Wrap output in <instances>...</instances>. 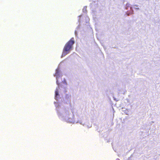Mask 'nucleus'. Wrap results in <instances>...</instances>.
Listing matches in <instances>:
<instances>
[{
	"instance_id": "nucleus-14",
	"label": "nucleus",
	"mask_w": 160,
	"mask_h": 160,
	"mask_svg": "<svg viewBox=\"0 0 160 160\" xmlns=\"http://www.w3.org/2000/svg\"><path fill=\"white\" fill-rule=\"evenodd\" d=\"M134 8L136 10H139V8Z\"/></svg>"
},
{
	"instance_id": "nucleus-8",
	"label": "nucleus",
	"mask_w": 160,
	"mask_h": 160,
	"mask_svg": "<svg viewBox=\"0 0 160 160\" xmlns=\"http://www.w3.org/2000/svg\"><path fill=\"white\" fill-rule=\"evenodd\" d=\"M62 83H63L65 85H67V83L65 78H63V80H62Z\"/></svg>"
},
{
	"instance_id": "nucleus-16",
	"label": "nucleus",
	"mask_w": 160,
	"mask_h": 160,
	"mask_svg": "<svg viewBox=\"0 0 160 160\" xmlns=\"http://www.w3.org/2000/svg\"><path fill=\"white\" fill-rule=\"evenodd\" d=\"M113 98L115 100H116V99L115 98H114V97H113Z\"/></svg>"
},
{
	"instance_id": "nucleus-7",
	"label": "nucleus",
	"mask_w": 160,
	"mask_h": 160,
	"mask_svg": "<svg viewBox=\"0 0 160 160\" xmlns=\"http://www.w3.org/2000/svg\"><path fill=\"white\" fill-rule=\"evenodd\" d=\"M55 99L57 101H58V102H59V100H58L59 99H60L61 98H59L60 95L58 92V88H57L56 90L55 91Z\"/></svg>"
},
{
	"instance_id": "nucleus-1",
	"label": "nucleus",
	"mask_w": 160,
	"mask_h": 160,
	"mask_svg": "<svg viewBox=\"0 0 160 160\" xmlns=\"http://www.w3.org/2000/svg\"><path fill=\"white\" fill-rule=\"evenodd\" d=\"M54 103L56 107V109L59 118L63 121L69 123H73L74 122L73 118V115L72 112L70 113L69 109L64 107H61L58 104H56L55 102Z\"/></svg>"
},
{
	"instance_id": "nucleus-10",
	"label": "nucleus",
	"mask_w": 160,
	"mask_h": 160,
	"mask_svg": "<svg viewBox=\"0 0 160 160\" xmlns=\"http://www.w3.org/2000/svg\"><path fill=\"white\" fill-rule=\"evenodd\" d=\"M77 122H78V123H79L80 124H81V125H83H83H84V123L83 124V123H82V121H81V120L78 121V122H77Z\"/></svg>"
},
{
	"instance_id": "nucleus-19",
	"label": "nucleus",
	"mask_w": 160,
	"mask_h": 160,
	"mask_svg": "<svg viewBox=\"0 0 160 160\" xmlns=\"http://www.w3.org/2000/svg\"><path fill=\"white\" fill-rule=\"evenodd\" d=\"M127 113V112H125V113H126V114H127V115H128V114Z\"/></svg>"
},
{
	"instance_id": "nucleus-15",
	"label": "nucleus",
	"mask_w": 160,
	"mask_h": 160,
	"mask_svg": "<svg viewBox=\"0 0 160 160\" xmlns=\"http://www.w3.org/2000/svg\"><path fill=\"white\" fill-rule=\"evenodd\" d=\"M64 92H67V91H66V89H65V90H64Z\"/></svg>"
},
{
	"instance_id": "nucleus-17",
	"label": "nucleus",
	"mask_w": 160,
	"mask_h": 160,
	"mask_svg": "<svg viewBox=\"0 0 160 160\" xmlns=\"http://www.w3.org/2000/svg\"><path fill=\"white\" fill-rule=\"evenodd\" d=\"M133 6H138V5H136V4L135 5H134Z\"/></svg>"
},
{
	"instance_id": "nucleus-11",
	"label": "nucleus",
	"mask_w": 160,
	"mask_h": 160,
	"mask_svg": "<svg viewBox=\"0 0 160 160\" xmlns=\"http://www.w3.org/2000/svg\"><path fill=\"white\" fill-rule=\"evenodd\" d=\"M82 16V15H80L79 16H78V17L79 18L78 20V22H80V18H81Z\"/></svg>"
},
{
	"instance_id": "nucleus-5",
	"label": "nucleus",
	"mask_w": 160,
	"mask_h": 160,
	"mask_svg": "<svg viewBox=\"0 0 160 160\" xmlns=\"http://www.w3.org/2000/svg\"><path fill=\"white\" fill-rule=\"evenodd\" d=\"M71 95L66 94L65 97L63 98V102L67 103H69L70 101Z\"/></svg>"
},
{
	"instance_id": "nucleus-6",
	"label": "nucleus",
	"mask_w": 160,
	"mask_h": 160,
	"mask_svg": "<svg viewBox=\"0 0 160 160\" xmlns=\"http://www.w3.org/2000/svg\"><path fill=\"white\" fill-rule=\"evenodd\" d=\"M90 6L91 7L92 10L94 12L96 8L98 7V3H96V2H94L90 4Z\"/></svg>"
},
{
	"instance_id": "nucleus-9",
	"label": "nucleus",
	"mask_w": 160,
	"mask_h": 160,
	"mask_svg": "<svg viewBox=\"0 0 160 160\" xmlns=\"http://www.w3.org/2000/svg\"><path fill=\"white\" fill-rule=\"evenodd\" d=\"M82 12L85 13H87V7L85 6L84 7L83 9Z\"/></svg>"
},
{
	"instance_id": "nucleus-13",
	"label": "nucleus",
	"mask_w": 160,
	"mask_h": 160,
	"mask_svg": "<svg viewBox=\"0 0 160 160\" xmlns=\"http://www.w3.org/2000/svg\"><path fill=\"white\" fill-rule=\"evenodd\" d=\"M80 25V24H79V25L77 27V28H76V29H79V28Z\"/></svg>"
},
{
	"instance_id": "nucleus-20",
	"label": "nucleus",
	"mask_w": 160,
	"mask_h": 160,
	"mask_svg": "<svg viewBox=\"0 0 160 160\" xmlns=\"http://www.w3.org/2000/svg\"><path fill=\"white\" fill-rule=\"evenodd\" d=\"M152 122V123H153V122H153V121H152V122Z\"/></svg>"
},
{
	"instance_id": "nucleus-12",
	"label": "nucleus",
	"mask_w": 160,
	"mask_h": 160,
	"mask_svg": "<svg viewBox=\"0 0 160 160\" xmlns=\"http://www.w3.org/2000/svg\"><path fill=\"white\" fill-rule=\"evenodd\" d=\"M75 34L76 36H77L78 34L77 31L76 30L75 31Z\"/></svg>"
},
{
	"instance_id": "nucleus-3",
	"label": "nucleus",
	"mask_w": 160,
	"mask_h": 160,
	"mask_svg": "<svg viewBox=\"0 0 160 160\" xmlns=\"http://www.w3.org/2000/svg\"><path fill=\"white\" fill-rule=\"evenodd\" d=\"M53 75L54 77H56V83L58 86V88H59V87L64 88V86H62V84L59 82L58 79L59 78L62 77V73L61 71L60 70V68L58 66L56 70L55 73Z\"/></svg>"
},
{
	"instance_id": "nucleus-2",
	"label": "nucleus",
	"mask_w": 160,
	"mask_h": 160,
	"mask_svg": "<svg viewBox=\"0 0 160 160\" xmlns=\"http://www.w3.org/2000/svg\"><path fill=\"white\" fill-rule=\"evenodd\" d=\"M74 43V38H72L65 45L63 49L61 58L69 53L72 47V45Z\"/></svg>"
},
{
	"instance_id": "nucleus-4",
	"label": "nucleus",
	"mask_w": 160,
	"mask_h": 160,
	"mask_svg": "<svg viewBox=\"0 0 160 160\" xmlns=\"http://www.w3.org/2000/svg\"><path fill=\"white\" fill-rule=\"evenodd\" d=\"M130 4L128 3H127L126 4V6L125 8V9L126 10H128L129 7L130 8V11H128L126 12V14L128 16H129L130 14H133V13L134 11L132 9V7L130 6Z\"/></svg>"
},
{
	"instance_id": "nucleus-18",
	"label": "nucleus",
	"mask_w": 160,
	"mask_h": 160,
	"mask_svg": "<svg viewBox=\"0 0 160 160\" xmlns=\"http://www.w3.org/2000/svg\"><path fill=\"white\" fill-rule=\"evenodd\" d=\"M116 160H120L119 158H117Z\"/></svg>"
}]
</instances>
